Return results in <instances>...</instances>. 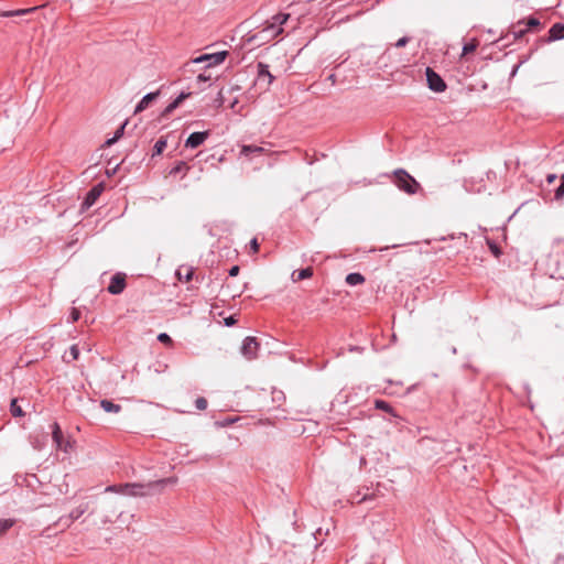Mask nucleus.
Segmentation results:
<instances>
[{"instance_id": "obj_1", "label": "nucleus", "mask_w": 564, "mask_h": 564, "mask_svg": "<svg viewBox=\"0 0 564 564\" xmlns=\"http://www.w3.org/2000/svg\"><path fill=\"white\" fill-rule=\"evenodd\" d=\"M176 478L169 477L159 479L155 481H150L148 484H139V482H128L124 485H111L108 486L105 491L106 492H117L132 497H144L149 495H153L155 492H161L166 485L174 484Z\"/></svg>"}, {"instance_id": "obj_2", "label": "nucleus", "mask_w": 564, "mask_h": 564, "mask_svg": "<svg viewBox=\"0 0 564 564\" xmlns=\"http://www.w3.org/2000/svg\"><path fill=\"white\" fill-rule=\"evenodd\" d=\"M393 178L395 186L409 195H414L421 189L420 183L403 169H397Z\"/></svg>"}, {"instance_id": "obj_3", "label": "nucleus", "mask_w": 564, "mask_h": 564, "mask_svg": "<svg viewBox=\"0 0 564 564\" xmlns=\"http://www.w3.org/2000/svg\"><path fill=\"white\" fill-rule=\"evenodd\" d=\"M228 55L227 51H221L213 54H203L194 59L191 63L199 64L206 63V67H212L221 64Z\"/></svg>"}, {"instance_id": "obj_4", "label": "nucleus", "mask_w": 564, "mask_h": 564, "mask_svg": "<svg viewBox=\"0 0 564 564\" xmlns=\"http://www.w3.org/2000/svg\"><path fill=\"white\" fill-rule=\"evenodd\" d=\"M282 33L283 29H276V26L265 23L264 26L259 32H257L249 41L259 40L262 43H264L275 39Z\"/></svg>"}, {"instance_id": "obj_5", "label": "nucleus", "mask_w": 564, "mask_h": 564, "mask_svg": "<svg viewBox=\"0 0 564 564\" xmlns=\"http://www.w3.org/2000/svg\"><path fill=\"white\" fill-rule=\"evenodd\" d=\"M427 86L435 93H443L446 89V83L444 79L434 72L431 67L425 69Z\"/></svg>"}, {"instance_id": "obj_6", "label": "nucleus", "mask_w": 564, "mask_h": 564, "mask_svg": "<svg viewBox=\"0 0 564 564\" xmlns=\"http://www.w3.org/2000/svg\"><path fill=\"white\" fill-rule=\"evenodd\" d=\"M126 274L118 272L111 276L110 283L107 288L108 292L113 295L121 294L126 289Z\"/></svg>"}, {"instance_id": "obj_7", "label": "nucleus", "mask_w": 564, "mask_h": 564, "mask_svg": "<svg viewBox=\"0 0 564 564\" xmlns=\"http://www.w3.org/2000/svg\"><path fill=\"white\" fill-rule=\"evenodd\" d=\"M102 191H104L102 183H99V184L95 185L94 187H91L88 191V193L86 194V196L82 203V210H86V209L90 208L96 203V200L99 198Z\"/></svg>"}, {"instance_id": "obj_8", "label": "nucleus", "mask_w": 564, "mask_h": 564, "mask_svg": "<svg viewBox=\"0 0 564 564\" xmlns=\"http://www.w3.org/2000/svg\"><path fill=\"white\" fill-rule=\"evenodd\" d=\"M89 509L88 502H82L78 507L70 511V513L66 517H62L59 519V524L62 525H70L75 520L80 518L87 510Z\"/></svg>"}, {"instance_id": "obj_9", "label": "nucleus", "mask_w": 564, "mask_h": 564, "mask_svg": "<svg viewBox=\"0 0 564 564\" xmlns=\"http://www.w3.org/2000/svg\"><path fill=\"white\" fill-rule=\"evenodd\" d=\"M264 79H267L264 89H268L273 83L274 76L270 73L268 64L259 62L257 64V82L261 84Z\"/></svg>"}, {"instance_id": "obj_10", "label": "nucleus", "mask_w": 564, "mask_h": 564, "mask_svg": "<svg viewBox=\"0 0 564 564\" xmlns=\"http://www.w3.org/2000/svg\"><path fill=\"white\" fill-rule=\"evenodd\" d=\"M258 347H259V344L254 337H251V336L246 337L242 343V346H241V354L246 358L252 359L257 355Z\"/></svg>"}, {"instance_id": "obj_11", "label": "nucleus", "mask_w": 564, "mask_h": 564, "mask_svg": "<svg viewBox=\"0 0 564 564\" xmlns=\"http://www.w3.org/2000/svg\"><path fill=\"white\" fill-rule=\"evenodd\" d=\"M209 137V131L193 132L185 141V148L196 149L202 145Z\"/></svg>"}, {"instance_id": "obj_12", "label": "nucleus", "mask_w": 564, "mask_h": 564, "mask_svg": "<svg viewBox=\"0 0 564 564\" xmlns=\"http://www.w3.org/2000/svg\"><path fill=\"white\" fill-rule=\"evenodd\" d=\"M52 438L57 447V449L67 452V448L69 446V442L65 441L63 437L62 430L57 422H54L52 425Z\"/></svg>"}, {"instance_id": "obj_13", "label": "nucleus", "mask_w": 564, "mask_h": 564, "mask_svg": "<svg viewBox=\"0 0 564 564\" xmlns=\"http://www.w3.org/2000/svg\"><path fill=\"white\" fill-rule=\"evenodd\" d=\"M159 95H160V90L154 91V93H149L145 96H143V98L135 106L134 113L145 110L149 107V105L159 97Z\"/></svg>"}, {"instance_id": "obj_14", "label": "nucleus", "mask_w": 564, "mask_h": 564, "mask_svg": "<svg viewBox=\"0 0 564 564\" xmlns=\"http://www.w3.org/2000/svg\"><path fill=\"white\" fill-rule=\"evenodd\" d=\"M564 39V24L555 23L549 30L547 42H554Z\"/></svg>"}, {"instance_id": "obj_15", "label": "nucleus", "mask_w": 564, "mask_h": 564, "mask_svg": "<svg viewBox=\"0 0 564 564\" xmlns=\"http://www.w3.org/2000/svg\"><path fill=\"white\" fill-rule=\"evenodd\" d=\"M175 275H176L178 281H181V282H188V281H191L193 279L194 268L193 267H187V265H182V267H180L176 270Z\"/></svg>"}, {"instance_id": "obj_16", "label": "nucleus", "mask_w": 564, "mask_h": 564, "mask_svg": "<svg viewBox=\"0 0 564 564\" xmlns=\"http://www.w3.org/2000/svg\"><path fill=\"white\" fill-rule=\"evenodd\" d=\"M37 8L39 7H32V8H28V9L0 11V17H2V18L22 17V15L29 14L31 12H34L35 10H37Z\"/></svg>"}, {"instance_id": "obj_17", "label": "nucleus", "mask_w": 564, "mask_h": 564, "mask_svg": "<svg viewBox=\"0 0 564 564\" xmlns=\"http://www.w3.org/2000/svg\"><path fill=\"white\" fill-rule=\"evenodd\" d=\"M263 151H264V149L262 147L248 144V145H242V148L240 150V155L246 156V158H252L253 155L261 154Z\"/></svg>"}, {"instance_id": "obj_18", "label": "nucleus", "mask_w": 564, "mask_h": 564, "mask_svg": "<svg viewBox=\"0 0 564 564\" xmlns=\"http://www.w3.org/2000/svg\"><path fill=\"white\" fill-rule=\"evenodd\" d=\"M313 275V269L311 267L293 271L291 278L294 282H299L308 279Z\"/></svg>"}, {"instance_id": "obj_19", "label": "nucleus", "mask_w": 564, "mask_h": 564, "mask_svg": "<svg viewBox=\"0 0 564 564\" xmlns=\"http://www.w3.org/2000/svg\"><path fill=\"white\" fill-rule=\"evenodd\" d=\"M289 13H278L271 18V20L267 21V24H271L276 26V29H282V25L289 20Z\"/></svg>"}, {"instance_id": "obj_20", "label": "nucleus", "mask_w": 564, "mask_h": 564, "mask_svg": "<svg viewBox=\"0 0 564 564\" xmlns=\"http://www.w3.org/2000/svg\"><path fill=\"white\" fill-rule=\"evenodd\" d=\"M524 24V20H520L517 22V24H513L511 26L510 33L513 36V40H519L524 36V34L528 32V29H521L520 26Z\"/></svg>"}, {"instance_id": "obj_21", "label": "nucleus", "mask_w": 564, "mask_h": 564, "mask_svg": "<svg viewBox=\"0 0 564 564\" xmlns=\"http://www.w3.org/2000/svg\"><path fill=\"white\" fill-rule=\"evenodd\" d=\"M189 170V166L184 161H178L169 172L170 175L183 174L185 176Z\"/></svg>"}, {"instance_id": "obj_22", "label": "nucleus", "mask_w": 564, "mask_h": 564, "mask_svg": "<svg viewBox=\"0 0 564 564\" xmlns=\"http://www.w3.org/2000/svg\"><path fill=\"white\" fill-rule=\"evenodd\" d=\"M364 282H365V276L358 272L349 273L346 276V283L351 286L362 284Z\"/></svg>"}, {"instance_id": "obj_23", "label": "nucleus", "mask_w": 564, "mask_h": 564, "mask_svg": "<svg viewBox=\"0 0 564 564\" xmlns=\"http://www.w3.org/2000/svg\"><path fill=\"white\" fill-rule=\"evenodd\" d=\"M100 406L106 411L110 413H118L121 411V405L113 403L110 400L104 399L100 401Z\"/></svg>"}, {"instance_id": "obj_24", "label": "nucleus", "mask_w": 564, "mask_h": 564, "mask_svg": "<svg viewBox=\"0 0 564 564\" xmlns=\"http://www.w3.org/2000/svg\"><path fill=\"white\" fill-rule=\"evenodd\" d=\"M128 121H124L119 128L118 130L116 131L115 135L108 140H106L104 147H110L112 145L113 143H116L122 135H123V132H124V128L127 126Z\"/></svg>"}, {"instance_id": "obj_25", "label": "nucleus", "mask_w": 564, "mask_h": 564, "mask_svg": "<svg viewBox=\"0 0 564 564\" xmlns=\"http://www.w3.org/2000/svg\"><path fill=\"white\" fill-rule=\"evenodd\" d=\"M166 148V139L164 137H161L153 147V153L152 156L160 155L164 149Z\"/></svg>"}, {"instance_id": "obj_26", "label": "nucleus", "mask_w": 564, "mask_h": 564, "mask_svg": "<svg viewBox=\"0 0 564 564\" xmlns=\"http://www.w3.org/2000/svg\"><path fill=\"white\" fill-rule=\"evenodd\" d=\"M15 521L13 519H1L0 520V536L4 535L13 525Z\"/></svg>"}, {"instance_id": "obj_27", "label": "nucleus", "mask_w": 564, "mask_h": 564, "mask_svg": "<svg viewBox=\"0 0 564 564\" xmlns=\"http://www.w3.org/2000/svg\"><path fill=\"white\" fill-rule=\"evenodd\" d=\"M10 412H11L12 416H14V417L23 416L24 415V412H23L22 408L18 403V399H13L11 401V403H10Z\"/></svg>"}, {"instance_id": "obj_28", "label": "nucleus", "mask_w": 564, "mask_h": 564, "mask_svg": "<svg viewBox=\"0 0 564 564\" xmlns=\"http://www.w3.org/2000/svg\"><path fill=\"white\" fill-rule=\"evenodd\" d=\"M528 31L539 29L541 26V22L535 17H529L527 20H524V24Z\"/></svg>"}, {"instance_id": "obj_29", "label": "nucleus", "mask_w": 564, "mask_h": 564, "mask_svg": "<svg viewBox=\"0 0 564 564\" xmlns=\"http://www.w3.org/2000/svg\"><path fill=\"white\" fill-rule=\"evenodd\" d=\"M375 405H376V409L382 410L384 412H388V413L393 412V408L391 406V404L384 400H376Z\"/></svg>"}, {"instance_id": "obj_30", "label": "nucleus", "mask_w": 564, "mask_h": 564, "mask_svg": "<svg viewBox=\"0 0 564 564\" xmlns=\"http://www.w3.org/2000/svg\"><path fill=\"white\" fill-rule=\"evenodd\" d=\"M477 47H478V41L476 39H474L471 42L466 43L463 46V54L466 55V54L473 53L477 50Z\"/></svg>"}, {"instance_id": "obj_31", "label": "nucleus", "mask_w": 564, "mask_h": 564, "mask_svg": "<svg viewBox=\"0 0 564 564\" xmlns=\"http://www.w3.org/2000/svg\"><path fill=\"white\" fill-rule=\"evenodd\" d=\"M563 197H564V175H562L561 183H560V185L554 191V198L556 200H560Z\"/></svg>"}, {"instance_id": "obj_32", "label": "nucleus", "mask_w": 564, "mask_h": 564, "mask_svg": "<svg viewBox=\"0 0 564 564\" xmlns=\"http://www.w3.org/2000/svg\"><path fill=\"white\" fill-rule=\"evenodd\" d=\"M158 340L162 344H165L167 346H171L173 344V340L171 336L166 333H161L158 335Z\"/></svg>"}, {"instance_id": "obj_33", "label": "nucleus", "mask_w": 564, "mask_h": 564, "mask_svg": "<svg viewBox=\"0 0 564 564\" xmlns=\"http://www.w3.org/2000/svg\"><path fill=\"white\" fill-rule=\"evenodd\" d=\"M207 400L203 397L197 398L195 401L196 409L200 411L205 410L207 408Z\"/></svg>"}, {"instance_id": "obj_34", "label": "nucleus", "mask_w": 564, "mask_h": 564, "mask_svg": "<svg viewBox=\"0 0 564 564\" xmlns=\"http://www.w3.org/2000/svg\"><path fill=\"white\" fill-rule=\"evenodd\" d=\"M487 242H488V247H489L490 251L495 254V257H499L501 254V250L497 246V243H495L491 240H488Z\"/></svg>"}, {"instance_id": "obj_35", "label": "nucleus", "mask_w": 564, "mask_h": 564, "mask_svg": "<svg viewBox=\"0 0 564 564\" xmlns=\"http://www.w3.org/2000/svg\"><path fill=\"white\" fill-rule=\"evenodd\" d=\"M191 96V93H181L173 101L180 106L185 99Z\"/></svg>"}, {"instance_id": "obj_36", "label": "nucleus", "mask_w": 564, "mask_h": 564, "mask_svg": "<svg viewBox=\"0 0 564 564\" xmlns=\"http://www.w3.org/2000/svg\"><path fill=\"white\" fill-rule=\"evenodd\" d=\"M69 355L72 357V360H76L79 356V350H78V347L76 345H73L70 348H69Z\"/></svg>"}, {"instance_id": "obj_37", "label": "nucleus", "mask_w": 564, "mask_h": 564, "mask_svg": "<svg viewBox=\"0 0 564 564\" xmlns=\"http://www.w3.org/2000/svg\"><path fill=\"white\" fill-rule=\"evenodd\" d=\"M260 245L257 240V238H253L250 240V249L253 253H257L259 251Z\"/></svg>"}, {"instance_id": "obj_38", "label": "nucleus", "mask_w": 564, "mask_h": 564, "mask_svg": "<svg viewBox=\"0 0 564 564\" xmlns=\"http://www.w3.org/2000/svg\"><path fill=\"white\" fill-rule=\"evenodd\" d=\"M236 323H237V319L234 315H230L225 318V325L228 327L234 326Z\"/></svg>"}, {"instance_id": "obj_39", "label": "nucleus", "mask_w": 564, "mask_h": 564, "mask_svg": "<svg viewBox=\"0 0 564 564\" xmlns=\"http://www.w3.org/2000/svg\"><path fill=\"white\" fill-rule=\"evenodd\" d=\"M375 496L376 495L373 492L370 494V495L365 494V495L361 496V498L359 500H357V503H361V502H365V501H368V500H372L375 498Z\"/></svg>"}, {"instance_id": "obj_40", "label": "nucleus", "mask_w": 564, "mask_h": 564, "mask_svg": "<svg viewBox=\"0 0 564 564\" xmlns=\"http://www.w3.org/2000/svg\"><path fill=\"white\" fill-rule=\"evenodd\" d=\"M409 41H410V39H409V37L403 36V37H401V39H399V40L397 41L395 46H397V47H403V46H405V45L408 44V42H409Z\"/></svg>"}, {"instance_id": "obj_41", "label": "nucleus", "mask_w": 564, "mask_h": 564, "mask_svg": "<svg viewBox=\"0 0 564 564\" xmlns=\"http://www.w3.org/2000/svg\"><path fill=\"white\" fill-rule=\"evenodd\" d=\"M178 106L172 101L171 104H169V106L165 108L164 110V115H169L171 113L172 111H174Z\"/></svg>"}, {"instance_id": "obj_42", "label": "nucleus", "mask_w": 564, "mask_h": 564, "mask_svg": "<svg viewBox=\"0 0 564 564\" xmlns=\"http://www.w3.org/2000/svg\"><path fill=\"white\" fill-rule=\"evenodd\" d=\"M210 75H206V74H199L197 76V83H205V82H208L210 80Z\"/></svg>"}, {"instance_id": "obj_43", "label": "nucleus", "mask_w": 564, "mask_h": 564, "mask_svg": "<svg viewBox=\"0 0 564 564\" xmlns=\"http://www.w3.org/2000/svg\"><path fill=\"white\" fill-rule=\"evenodd\" d=\"M80 317V313L79 311H77L76 308H74L70 313V319L72 322H77Z\"/></svg>"}, {"instance_id": "obj_44", "label": "nucleus", "mask_w": 564, "mask_h": 564, "mask_svg": "<svg viewBox=\"0 0 564 564\" xmlns=\"http://www.w3.org/2000/svg\"><path fill=\"white\" fill-rule=\"evenodd\" d=\"M239 271H240V268L238 265H232L229 269L228 273L230 276H236L239 273Z\"/></svg>"}, {"instance_id": "obj_45", "label": "nucleus", "mask_w": 564, "mask_h": 564, "mask_svg": "<svg viewBox=\"0 0 564 564\" xmlns=\"http://www.w3.org/2000/svg\"><path fill=\"white\" fill-rule=\"evenodd\" d=\"M556 178L557 177L555 174H550V175H547L546 181L549 184H552Z\"/></svg>"}, {"instance_id": "obj_46", "label": "nucleus", "mask_w": 564, "mask_h": 564, "mask_svg": "<svg viewBox=\"0 0 564 564\" xmlns=\"http://www.w3.org/2000/svg\"><path fill=\"white\" fill-rule=\"evenodd\" d=\"M328 80H330V82H332V84H333V85H335V84H336V75H335V74H330V75L328 76Z\"/></svg>"}, {"instance_id": "obj_47", "label": "nucleus", "mask_w": 564, "mask_h": 564, "mask_svg": "<svg viewBox=\"0 0 564 564\" xmlns=\"http://www.w3.org/2000/svg\"><path fill=\"white\" fill-rule=\"evenodd\" d=\"M349 350H350V351H361L362 349H361L360 347H358V346H351V347L349 348Z\"/></svg>"}, {"instance_id": "obj_48", "label": "nucleus", "mask_w": 564, "mask_h": 564, "mask_svg": "<svg viewBox=\"0 0 564 564\" xmlns=\"http://www.w3.org/2000/svg\"><path fill=\"white\" fill-rule=\"evenodd\" d=\"M217 101H218V105H219V106H220V105H223V96H221V91L219 93V96H218Z\"/></svg>"}, {"instance_id": "obj_49", "label": "nucleus", "mask_w": 564, "mask_h": 564, "mask_svg": "<svg viewBox=\"0 0 564 564\" xmlns=\"http://www.w3.org/2000/svg\"><path fill=\"white\" fill-rule=\"evenodd\" d=\"M510 32L505 35V39H508L510 36Z\"/></svg>"}, {"instance_id": "obj_50", "label": "nucleus", "mask_w": 564, "mask_h": 564, "mask_svg": "<svg viewBox=\"0 0 564 564\" xmlns=\"http://www.w3.org/2000/svg\"><path fill=\"white\" fill-rule=\"evenodd\" d=\"M510 32L505 35V39H508L510 36Z\"/></svg>"}, {"instance_id": "obj_51", "label": "nucleus", "mask_w": 564, "mask_h": 564, "mask_svg": "<svg viewBox=\"0 0 564 564\" xmlns=\"http://www.w3.org/2000/svg\"><path fill=\"white\" fill-rule=\"evenodd\" d=\"M510 32L505 35V39H508L510 36Z\"/></svg>"}, {"instance_id": "obj_52", "label": "nucleus", "mask_w": 564, "mask_h": 564, "mask_svg": "<svg viewBox=\"0 0 564 564\" xmlns=\"http://www.w3.org/2000/svg\"><path fill=\"white\" fill-rule=\"evenodd\" d=\"M517 69H518V66H516V67L513 68L512 74H514V73L517 72Z\"/></svg>"}]
</instances>
